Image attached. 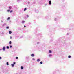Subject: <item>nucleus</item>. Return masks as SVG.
<instances>
[{"label":"nucleus","instance_id":"29","mask_svg":"<svg viewBox=\"0 0 74 74\" xmlns=\"http://www.w3.org/2000/svg\"><path fill=\"white\" fill-rule=\"evenodd\" d=\"M12 64L14 65V64H16V62H14L13 63V64Z\"/></svg>","mask_w":74,"mask_h":74},{"label":"nucleus","instance_id":"27","mask_svg":"<svg viewBox=\"0 0 74 74\" xmlns=\"http://www.w3.org/2000/svg\"><path fill=\"white\" fill-rule=\"evenodd\" d=\"M45 18H46V19H47V18H48V16H46L45 17Z\"/></svg>","mask_w":74,"mask_h":74},{"label":"nucleus","instance_id":"45","mask_svg":"<svg viewBox=\"0 0 74 74\" xmlns=\"http://www.w3.org/2000/svg\"><path fill=\"white\" fill-rule=\"evenodd\" d=\"M24 27H26V25H24Z\"/></svg>","mask_w":74,"mask_h":74},{"label":"nucleus","instance_id":"42","mask_svg":"<svg viewBox=\"0 0 74 74\" xmlns=\"http://www.w3.org/2000/svg\"><path fill=\"white\" fill-rule=\"evenodd\" d=\"M1 22H3V21L1 20Z\"/></svg>","mask_w":74,"mask_h":74},{"label":"nucleus","instance_id":"5","mask_svg":"<svg viewBox=\"0 0 74 74\" xmlns=\"http://www.w3.org/2000/svg\"><path fill=\"white\" fill-rule=\"evenodd\" d=\"M35 11L36 13H38V12H39V11H38V10L37 9H37H36Z\"/></svg>","mask_w":74,"mask_h":74},{"label":"nucleus","instance_id":"22","mask_svg":"<svg viewBox=\"0 0 74 74\" xmlns=\"http://www.w3.org/2000/svg\"><path fill=\"white\" fill-rule=\"evenodd\" d=\"M68 58H71V56L69 55L68 56Z\"/></svg>","mask_w":74,"mask_h":74},{"label":"nucleus","instance_id":"31","mask_svg":"<svg viewBox=\"0 0 74 74\" xmlns=\"http://www.w3.org/2000/svg\"><path fill=\"white\" fill-rule=\"evenodd\" d=\"M6 29H9V27L8 26H7L6 27Z\"/></svg>","mask_w":74,"mask_h":74},{"label":"nucleus","instance_id":"14","mask_svg":"<svg viewBox=\"0 0 74 74\" xmlns=\"http://www.w3.org/2000/svg\"><path fill=\"white\" fill-rule=\"evenodd\" d=\"M59 19V18H56L55 19V21H58V20Z\"/></svg>","mask_w":74,"mask_h":74},{"label":"nucleus","instance_id":"18","mask_svg":"<svg viewBox=\"0 0 74 74\" xmlns=\"http://www.w3.org/2000/svg\"><path fill=\"white\" fill-rule=\"evenodd\" d=\"M21 70H23V69H24V68L23 66H21Z\"/></svg>","mask_w":74,"mask_h":74},{"label":"nucleus","instance_id":"43","mask_svg":"<svg viewBox=\"0 0 74 74\" xmlns=\"http://www.w3.org/2000/svg\"><path fill=\"white\" fill-rule=\"evenodd\" d=\"M1 50H2V49H0V51H1Z\"/></svg>","mask_w":74,"mask_h":74},{"label":"nucleus","instance_id":"23","mask_svg":"<svg viewBox=\"0 0 74 74\" xmlns=\"http://www.w3.org/2000/svg\"><path fill=\"white\" fill-rule=\"evenodd\" d=\"M43 63V62H42V61H41L40 62V64H42Z\"/></svg>","mask_w":74,"mask_h":74},{"label":"nucleus","instance_id":"1","mask_svg":"<svg viewBox=\"0 0 74 74\" xmlns=\"http://www.w3.org/2000/svg\"><path fill=\"white\" fill-rule=\"evenodd\" d=\"M56 42H57V44L58 45H60L61 47H62V46H63V45H63V44L62 41L60 40L56 41Z\"/></svg>","mask_w":74,"mask_h":74},{"label":"nucleus","instance_id":"48","mask_svg":"<svg viewBox=\"0 0 74 74\" xmlns=\"http://www.w3.org/2000/svg\"><path fill=\"white\" fill-rule=\"evenodd\" d=\"M45 5H47V4H45Z\"/></svg>","mask_w":74,"mask_h":74},{"label":"nucleus","instance_id":"52","mask_svg":"<svg viewBox=\"0 0 74 74\" xmlns=\"http://www.w3.org/2000/svg\"><path fill=\"white\" fill-rule=\"evenodd\" d=\"M0 27H1V26H0Z\"/></svg>","mask_w":74,"mask_h":74},{"label":"nucleus","instance_id":"51","mask_svg":"<svg viewBox=\"0 0 74 74\" xmlns=\"http://www.w3.org/2000/svg\"><path fill=\"white\" fill-rule=\"evenodd\" d=\"M3 17V18H4V17Z\"/></svg>","mask_w":74,"mask_h":74},{"label":"nucleus","instance_id":"37","mask_svg":"<svg viewBox=\"0 0 74 74\" xmlns=\"http://www.w3.org/2000/svg\"><path fill=\"white\" fill-rule=\"evenodd\" d=\"M37 44H40V42H37Z\"/></svg>","mask_w":74,"mask_h":74},{"label":"nucleus","instance_id":"21","mask_svg":"<svg viewBox=\"0 0 74 74\" xmlns=\"http://www.w3.org/2000/svg\"><path fill=\"white\" fill-rule=\"evenodd\" d=\"M22 23H25V21L23 20L22 21Z\"/></svg>","mask_w":74,"mask_h":74},{"label":"nucleus","instance_id":"44","mask_svg":"<svg viewBox=\"0 0 74 74\" xmlns=\"http://www.w3.org/2000/svg\"><path fill=\"white\" fill-rule=\"evenodd\" d=\"M28 4H30V2H28Z\"/></svg>","mask_w":74,"mask_h":74},{"label":"nucleus","instance_id":"41","mask_svg":"<svg viewBox=\"0 0 74 74\" xmlns=\"http://www.w3.org/2000/svg\"><path fill=\"white\" fill-rule=\"evenodd\" d=\"M2 59V57H0V59Z\"/></svg>","mask_w":74,"mask_h":74},{"label":"nucleus","instance_id":"50","mask_svg":"<svg viewBox=\"0 0 74 74\" xmlns=\"http://www.w3.org/2000/svg\"><path fill=\"white\" fill-rule=\"evenodd\" d=\"M55 45H56V44H55Z\"/></svg>","mask_w":74,"mask_h":74},{"label":"nucleus","instance_id":"30","mask_svg":"<svg viewBox=\"0 0 74 74\" xmlns=\"http://www.w3.org/2000/svg\"><path fill=\"white\" fill-rule=\"evenodd\" d=\"M26 16H27V18H29V15H26Z\"/></svg>","mask_w":74,"mask_h":74},{"label":"nucleus","instance_id":"9","mask_svg":"<svg viewBox=\"0 0 74 74\" xmlns=\"http://www.w3.org/2000/svg\"><path fill=\"white\" fill-rule=\"evenodd\" d=\"M49 53H52V51L51 50H49Z\"/></svg>","mask_w":74,"mask_h":74},{"label":"nucleus","instance_id":"38","mask_svg":"<svg viewBox=\"0 0 74 74\" xmlns=\"http://www.w3.org/2000/svg\"><path fill=\"white\" fill-rule=\"evenodd\" d=\"M32 60H33L34 61V60H35V59H34V58H32Z\"/></svg>","mask_w":74,"mask_h":74},{"label":"nucleus","instance_id":"34","mask_svg":"<svg viewBox=\"0 0 74 74\" xmlns=\"http://www.w3.org/2000/svg\"><path fill=\"white\" fill-rule=\"evenodd\" d=\"M53 74H56V72H53Z\"/></svg>","mask_w":74,"mask_h":74},{"label":"nucleus","instance_id":"36","mask_svg":"<svg viewBox=\"0 0 74 74\" xmlns=\"http://www.w3.org/2000/svg\"><path fill=\"white\" fill-rule=\"evenodd\" d=\"M10 39H12V37L11 36H10Z\"/></svg>","mask_w":74,"mask_h":74},{"label":"nucleus","instance_id":"10","mask_svg":"<svg viewBox=\"0 0 74 74\" xmlns=\"http://www.w3.org/2000/svg\"><path fill=\"white\" fill-rule=\"evenodd\" d=\"M34 54H31V56H32V57H34Z\"/></svg>","mask_w":74,"mask_h":74},{"label":"nucleus","instance_id":"20","mask_svg":"<svg viewBox=\"0 0 74 74\" xmlns=\"http://www.w3.org/2000/svg\"><path fill=\"white\" fill-rule=\"evenodd\" d=\"M6 48L7 49H9V48H10V47H9V46H7L6 47Z\"/></svg>","mask_w":74,"mask_h":74},{"label":"nucleus","instance_id":"49","mask_svg":"<svg viewBox=\"0 0 74 74\" xmlns=\"http://www.w3.org/2000/svg\"><path fill=\"white\" fill-rule=\"evenodd\" d=\"M51 34H49V35H50Z\"/></svg>","mask_w":74,"mask_h":74},{"label":"nucleus","instance_id":"25","mask_svg":"<svg viewBox=\"0 0 74 74\" xmlns=\"http://www.w3.org/2000/svg\"><path fill=\"white\" fill-rule=\"evenodd\" d=\"M12 47V45H10L9 46V48H11Z\"/></svg>","mask_w":74,"mask_h":74},{"label":"nucleus","instance_id":"33","mask_svg":"<svg viewBox=\"0 0 74 74\" xmlns=\"http://www.w3.org/2000/svg\"><path fill=\"white\" fill-rule=\"evenodd\" d=\"M23 9H22V10H20V11L21 12H22V11H23Z\"/></svg>","mask_w":74,"mask_h":74},{"label":"nucleus","instance_id":"47","mask_svg":"<svg viewBox=\"0 0 74 74\" xmlns=\"http://www.w3.org/2000/svg\"><path fill=\"white\" fill-rule=\"evenodd\" d=\"M11 22V21H9V22Z\"/></svg>","mask_w":74,"mask_h":74},{"label":"nucleus","instance_id":"13","mask_svg":"<svg viewBox=\"0 0 74 74\" xmlns=\"http://www.w3.org/2000/svg\"><path fill=\"white\" fill-rule=\"evenodd\" d=\"M9 44H10V45H11V44H12V42H11V41H10Z\"/></svg>","mask_w":74,"mask_h":74},{"label":"nucleus","instance_id":"11","mask_svg":"<svg viewBox=\"0 0 74 74\" xmlns=\"http://www.w3.org/2000/svg\"><path fill=\"white\" fill-rule=\"evenodd\" d=\"M26 10H27V8H25L24 10V11H26Z\"/></svg>","mask_w":74,"mask_h":74},{"label":"nucleus","instance_id":"46","mask_svg":"<svg viewBox=\"0 0 74 74\" xmlns=\"http://www.w3.org/2000/svg\"><path fill=\"white\" fill-rule=\"evenodd\" d=\"M67 35H69V33H67Z\"/></svg>","mask_w":74,"mask_h":74},{"label":"nucleus","instance_id":"26","mask_svg":"<svg viewBox=\"0 0 74 74\" xmlns=\"http://www.w3.org/2000/svg\"><path fill=\"white\" fill-rule=\"evenodd\" d=\"M17 1L18 3H19V2L21 1V0H17Z\"/></svg>","mask_w":74,"mask_h":74},{"label":"nucleus","instance_id":"35","mask_svg":"<svg viewBox=\"0 0 74 74\" xmlns=\"http://www.w3.org/2000/svg\"><path fill=\"white\" fill-rule=\"evenodd\" d=\"M52 41H53V40H50V42H52Z\"/></svg>","mask_w":74,"mask_h":74},{"label":"nucleus","instance_id":"2","mask_svg":"<svg viewBox=\"0 0 74 74\" xmlns=\"http://www.w3.org/2000/svg\"><path fill=\"white\" fill-rule=\"evenodd\" d=\"M41 34L39 33L38 34V36L37 37L38 39H39V38H40V37H41Z\"/></svg>","mask_w":74,"mask_h":74},{"label":"nucleus","instance_id":"24","mask_svg":"<svg viewBox=\"0 0 74 74\" xmlns=\"http://www.w3.org/2000/svg\"><path fill=\"white\" fill-rule=\"evenodd\" d=\"M12 8V7L11 6L9 7V9H11Z\"/></svg>","mask_w":74,"mask_h":74},{"label":"nucleus","instance_id":"6","mask_svg":"<svg viewBox=\"0 0 74 74\" xmlns=\"http://www.w3.org/2000/svg\"><path fill=\"white\" fill-rule=\"evenodd\" d=\"M51 1H49V5H51Z\"/></svg>","mask_w":74,"mask_h":74},{"label":"nucleus","instance_id":"4","mask_svg":"<svg viewBox=\"0 0 74 74\" xmlns=\"http://www.w3.org/2000/svg\"><path fill=\"white\" fill-rule=\"evenodd\" d=\"M2 50H3V51H5V46L3 47L2 48Z\"/></svg>","mask_w":74,"mask_h":74},{"label":"nucleus","instance_id":"7","mask_svg":"<svg viewBox=\"0 0 74 74\" xmlns=\"http://www.w3.org/2000/svg\"><path fill=\"white\" fill-rule=\"evenodd\" d=\"M49 33L52 32V28H50L49 29Z\"/></svg>","mask_w":74,"mask_h":74},{"label":"nucleus","instance_id":"32","mask_svg":"<svg viewBox=\"0 0 74 74\" xmlns=\"http://www.w3.org/2000/svg\"><path fill=\"white\" fill-rule=\"evenodd\" d=\"M16 59H18V57H16L15 58Z\"/></svg>","mask_w":74,"mask_h":74},{"label":"nucleus","instance_id":"16","mask_svg":"<svg viewBox=\"0 0 74 74\" xmlns=\"http://www.w3.org/2000/svg\"><path fill=\"white\" fill-rule=\"evenodd\" d=\"M11 65L12 67H14V64H12Z\"/></svg>","mask_w":74,"mask_h":74},{"label":"nucleus","instance_id":"3","mask_svg":"<svg viewBox=\"0 0 74 74\" xmlns=\"http://www.w3.org/2000/svg\"><path fill=\"white\" fill-rule=\"evenodd\" d=\"M7 12H10V13H11V12H12L13 11L12 10H10V9H8V10H7Z\"/></svg>","mask_w":74,"mask_h":74},{"label":"nucleus","instance_id":"8","mask_svg":"<svg viewBox=\"0 0 74 74\" xmlns=\"http://www.w3.org/2000/svg\"><path fill=\"white\" fill-rule=\"evenodd\" d=\"M6 25V23H4L2 25V27H4L5 25Z\"/></svg>","mask_w":74,"mask_h":74},{"label":"nucleus","instance_id":"15","mask_svg":"<svg viewBox=\"0 0 74 74\" xmlns=\"http://www.w3.org/2000/svg\"><path fill=\"white\" fill-rule=\"evenodd\" d=\"M37 62H40V59H38L37 60Z\"/></svg>","mask_w":74,"mask_h":74},{"label":"nucleus","instance_id":"12","mask_svg":"<svg viewBox=\"0 0 74 74\" xmlns=\"http://www.w3.org/2000/svg\"><path fill=\"white\" fill-rule=\"evenodd\" d=\"M9 34H11V33H12V31H11L10 30L9 32Z\"/></svg>","mask_w":74,"mask_h":74},{"label":"nucleus","instance_id":"17","mask_svg":"<svg viewBox=\"0 0 74 74\" xmlns=\"http://www.w3.org/2000/svg\"><path fill=\"white\" fill-rule=\"evenodd\" d=\"M49 57H51V56H52V54H50L49 55Z\"/></svg>","mask_w":74,"mask_h":74},{"label":"nucleus","instance_id":"28","mask_svg":"<svg viewBox=\"0 0 74 74\" xmlns=\"http://www.w3.org/2000/svg\"><path fill=\"white\" fill-rule=\"evenodd\" d=\"M10 19V17H8L7 18V20H9V19Z\"/></svg>","mask_w":74,"mask_h":74},{"label":"nucleus","instance_id":"53","mask_svg":"<svg viewBox=\"0 0 74 74\" xmlns=\"http://www.w3.org/2000/svg\"><path fill=\"white\" fill-rule=\"evenodd\" d=\"M53 30H54V29H53Z\"/></svg>","mask_w":74,"mask_h":74},{"label":"nucleus","instance_id":"39","mask_svg":"<svg viewBox=\"0 0 74 74\" xmlns=\"http://www.w3.org/2000/svg\"><path fill=\"white\" fill-rule=\"evenodd\" d=\"M28 23H29V25H31V23L29 22Z\"/></svg>","mask_w":74,"mask_h":74},{"label":"nucleus","instance_id":"19","mask_svg":"<svg viewBox=\"0 0 74 74\" xmlns=\"http://www.w3.org/2000/svg\"><path fill=\"white\" fill-rule=\"evenodd\" d=\"M6 65H7V66L9 65V63H8V62H6Z\"/></svg>","mask_w":74,"mask_h":74},{"label":"nucleus","instance_id":"40","mask_svg":"<svg viewBox=\"0 0 74 74\" xmlns=\"http://www.w3.org/2000/svg\"><path fill=\"white\" fill-rule=\"evenodd\" d=\"M1 34H2L3 35V34H4V32H2V33H1Z\"/></svg>","mask_w":74,"mask_h":74}]
</instances>
